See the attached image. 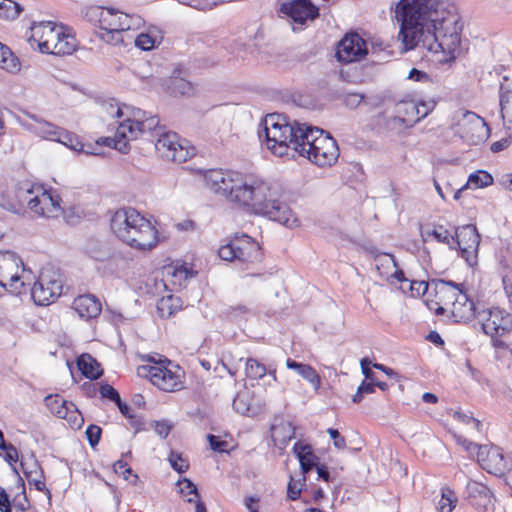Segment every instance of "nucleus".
Returning a JSON list of instances; mask_svg holds the SVG:
<instances>
[{
	"instance_id": "obj_1",
	"label": "nucleus",
	"mask_w": 512,
	"mask_h": 512,
	"mask_svg": "<svg viewBox=\"0 0 512 512\" xmlns=\"http://www.w3.org/2000/svg\"><path fill=\"white\" fill-rule=\"evenodd\" d=\"M395 18L398 39L406 51L422 47L441 54L439 62L454 61L461 53L463 24L453 5L443 0H399Z\"/></svg>"
},
{
	"instance_id": "obj_2",
	"label": "nucleus",
	"mask_w": 512,
	"mask_h": 512,
	"mask_svg": "<svg viewBox=\"0 0 512 512\" xmlns=\"http://www.w3.org/2000/svg\"><path fill=\"white\" fill-rule=\"evenodd\" d=\"M205 181L210 190L248 212L289 228L300 224L287 203L280 200L279 188L255 174L212 169L205 174Z\"/></svg>"
},
{
	"instance_id": "obj_3",
	"label": "nucleus",
	"mask_w": 512,
	"mask_h": 512,
	"mask_svg": "<svg viewBox=\"0 0 512 512\" xmlns=\"http://www.w3.org/2000/svg\"><path fill=\"white\" fill-rule=\"evenodd\" d=\"M259 138L265 140L267 148L276 156L288 155L289 150L306 157L316 145L319 135L324 130L307 123L289 122L288 117L279 114H268L261 123Z\"/></svg>"
},
{
	"instance_id": "obj_4",
	"label": "nucleus",
	"mask_w": 512,
	"mask_h": 512,
	"mask_svg": "<svg viewBox=\"0 0 512 512\" xmlns=\"http://www.w3.org/2000/svg\"><path fill=\"white\" fill-rule=\"evenodd\" d=\"M113 234L137 250H150L158 243V231L132 207L116 210L110 220Z\"/></svg>"
},
{
	"instance_id": "obj_5",
	"label": "nucleus",
	"mask_w": 512,
	"mask_h": 512,
	"mask_svg": "<svg viewBox=\"0 0 512 512\" xmlns=\"http://www.w3.org/2000/svg\"><path fill=\"white\" fill-rule=\"evenodd\" d=\"M19 197L26 200V207L37 216L54 218L62 212L59 196L41 186L29 187L26 184V188L20 189Z\"/></svg>"
},
{
	"instance_id": "obj_6",
	"label": "nucleus",
	"mask_w": 512,
	"mask_h": 512,
	"mask_svg": "<svg viewBox=\"0 0 512 512\" xmlns=\"http://www.w3.org/2000/svg\"><path fill=\"white\" fill-rule=\"evenodd\" d=\"M218 255L225 261L252 264L261 260L259 244L246 234H236L226 244L220 246Z\"/></svg>"
},
{
	"instance_id": "obj_7",
	"label": "nucleus",
	"mask_w": 512,
	"mask_h": 512,
	"mask_svg": "<svg viewBox=\"0 0 512 512\" xmlns=\"http://www.w3.org/2000/svg\"><path fill=\"white\" fill-rule=\"evenodd\" d=\"M453 129L471 145H478L486 141L490 135V129L483 118L472 111L461 109L453 115Z\"/></svg>"
},
{
	"instance_id": "obj_8",
	"label": "nucleus",
	"mask_w": 512,
	"mask_h": 512,
	"mask_svg": "<svg viewBox=\"0 0 512 512\" xmlns=\"http://www.w3.org/2000/svg\"><path fill=\"white\" fill-rule=\"evenodd\" d=\"M140 377L148 378L153 385L165 392H174L183 388V375L179 366H168L154 362L137 368Z\"/></svg>"
},
{
	"instance_id": "obj_9",
	"label": "nucleus",
	"mask_w": 512,
	"mask_h": 512,
	"mask_svg": "<svg viewBox=\"0 0 512 512\" xmlns=\"http://www.w3.org/2000/svg\"><path fill=\"white\" fill-rule=\"evenodd\" d=\"M62 288L60 273L53 268H44L31 288V297L35 304L46 306L61 295Z\"/></svg>"
},
{
	"instance_id": "obj_10",
	"label": "nucleus",
	"mask_w": 512,
	"mask_h": 512,
	"mask_svg": "<svg viewBox=\"0 0 512 512\" xmlns=\"http://www.w3.org/2000/svg\"><path fill=\"white\" fill-rule=\"evenodd\" d=\"M462 444L467 451H476L477 461L488 473L500 476L508 470L509 461L504 456L501 448L496 446L477 445L472 442H467L466 440H464Z\"/></svg>"
},
{
	"instance_id": "obj_11",
	"label": "nucleus",
	"mask_w": 512,
	"mask_h": 512,
	"mask_svg": "<svg viewBox=\"0 0 512 512\" xmlns=\"http://www.w3.org/2000/svg\"><path fill=\"white\" fill-rule=\"evenodd\" d=\"M158 135L155 149L159 155L169 161L183 163L195 154V149L186 145V141L180 140L174 132H156Z\"/></svg>"
},
{
	"instance_id": "obj_12",
	"label": "nucleus",
	"mask_w": 512,
	"mask_h": 512,
	"mask_svg": "<svg viewBox=\"0 0 512 512\" xmlns=\"http://www.w3.org/2000/svg\"><path fill=\"white\" fill-rule=\"evenodd\" d=\"M455 238V249L459 251L469 266L477 264L480 235L475 225L468 224L457 227L453 234Z\"/></svg>"
},
{
	"instance_id": "obj_13",
	"label": "nucleus",
	"mask_w": 512,
	"mask_h": 512,
	"mask_svg": "<svg viewBox=\"0 0 512 512\" xmlns=\"http://www.w3.org/2000/svg\"><path fill=\"white\" fill-rule=\"evenodd\" d=\"M21 258L12 251H0V285L13 293H21L24 281L19 275Z\"/></svg>"
},
{
	"instance_id": "obj_14",
	"label": "nucleus",
	"mask_w": 512,
	"mask_h": 512,
	"mask_svg": "<svg viewBox=\"0 0 512 512\" xmlns=\"http://www.w3.org/2000/svg\"><path fill=\"white\" fill-rule=\"evenodd\" d=\"M367 54L365 40L357 33L346 34L337 45L336 58L341 63L360 61Z\"/></svg>"
},
{
	"instance_id": "obj_15",
	"label": "nucleus",
	"mask_w": 512,
	"mask_h": 512,
	"mask_svg": "<svg viewBox=\"0 0 512 512\" xmlns=\"http://www.w3.org/2000/svg\"><path fill=\"white\" fill-rule=\"evenodd\" d=\"M339 157V148L336 141L328 134L319 135L316 145H312L311 153L305 158L318 166H331Z\"/></svg>"
},
{
	"instance_id": "obj_16",
	"label": "nucleus",
	"mask_w": 512,
	"mask_h": 512,
	"mask_svg": "<svg viewBox=\"0 0 512 512\" xmlns=\"http://www.w3.org/2000/svg\"><path fill=\"white\" fill-rule=\"evenodd\" d=\"M431 286H433V292L435 295L434 304L436 307L429 306L432 310H435L437 315H442L446 311V307L452 306L454 300L459 296L463 290L461 284H457L453 281H446L443 279L431 280ZM433 302V300L431 301Z\"/></svg>"
},
{
	"instance_id": "obj_17",
	"label": "nucleus",
	"mask_w": 512,
	"mask_h": 512,
	"mask_svg": "<svg viewBox=\"0 0 512 512\" xmlns=\"http://www.w3.org/2000/svg\"><path fill=\"white\" fill-rule=\"evenodd\" d=\"M482 330L492 338L495 347H501L504 343L496 338L512 330V316L501 309H492L482 323Z\"/></svg>"
},
{
	"instance_id": "obj_18",
	"label": "nucleus",
	"mask_w": 512,
	"mask_h": 512,
	"mask_svg": "<svg viewBox=\"0 0 512 512\" xmlns=\"http://www.w3.org/2000/svg\"><path fill=\"white\" fill-rule=\"evenodd\" d=\"M280 11L290 17L294 23L301 25L319 16V10L311 0H288L281 4Z\"/></svg>"
},
{
	"instance_id": "obj_19",
	"label": "nucleus",
	"mask_w": 512,
	"mask_h": 512,
	"mask_svg": "<svg viewBox=\"0 0 512 512\" xmlns=\"http://www.w3.org/2000/svg\"><path fill=\"white\" fill-rule=\"evenodd\" d=\"M47 45H49V49L47 52H43L44 54L64 56L71 55L76 51L78 42L71 29L62 25L61 31L54 33Z\"/></svg>"
},
{
	"instance_id": "obj_20",
	"label": "nucleus",
	"mask_w": 512,
	"mask_h": 512,
	"mask_svg": "<svg viewBox=\"0 0 512 512\" xmlns=\"http://www.w3.org/2000/svg\"><path fill=\"white\" fill-rule=\"evenodd\" d=\"M61 26L62 24H57L52 21L33 22L30 27V41L37 44L40 52H47L49 49L47 43H49L54 33L61 31Z\"/></svg>"
},
{
	"instance_id": "obj_21",
	"label": "nucleus",
	"mask_w": 512,
	"mask_h": 512,
	"mask_svg": "<svg viewBox=\"0 0 512 512\" xmlns=\"http://www.w3.org/2000/svg\"><path fill=\"white\" fill-rule=\"evenodd\" d=\"M72 308L80 318L85 320L98 317L102 311L101 302L91 294L76 297L73 301Z\"/></svg>"
},
{
	"instance_id": "obj_22",
	"label": "nucleus",
	"mask_w": 512,
	"mask_h": 512,
	"mask_svg": "<svg viewBox=\"0 0 512 512\" xmlns=\"http://www.w3.org/2000/svg\"><path fill=\"white\" fill-rule=\"evenodd\" d=\"M19 122L24 129L31 131L42 138L47 139L48 136L54 135L51 134V132L52 130L54 131L55 125L35 113L24 112V115L19 119Z\"/></svg>"
},
{
	"instance_id": "obj_23",
	"label": "nucleus",
	"mask_w": 512,
	"mask_h": 512,
	"mask_svg": "<svg viewBox=\"0 0 512 512\" xmlns=\"http://www.w3.org/2000/svg\"><path fill=\"white\" fill-rule=\"evenodd\" d=\"M395 116L393 121L404 125L405 127H412L415 123L419 122V105L413 100L400 101L395 105Z\"/></svg>"
},
{
	"instance_id": "obj_24",
	"label": "nucleus",
	"mask_w": 512,
	"mask_h": 512,
	"mask_svg": "<svg viewBox=\"0 0 512 512\" xmlns=\"http://www.w3.org/2000/svg\"><path fill=\"white\" fill-rule=\"evenodd\" d=\"M450 312L456 322H467L474 317V302L469 299L464 290L454 300L450 307Z\"/></svg>"
},
{
	"instance_id": "obj_25",
	"label": "nucleus",
	"mask_w": 512,
	"mask_h": 512,
	"mask_svg": "<svg viewBox=\"0 0 512 512\" xmlns=\"http://www.w3.org/2000/svg\"><path fill=\"white\" fill-rule=\"evenodd\" d=\"M21 468L30 484H33L38 491L45 492L48 497L51 496L50 490L47 489L42 480L43 471L41 466L34 457L26 461H21Z\"/></svg>"
},
{
	"instance_id": "obj_26",
	"label": "nucleus",
	"mask_w": 512,
	"mask_h": 512,
	"mask_svg": "<svg viewBox=\"0 0 512 512\" xmlns=\"http://www.w3.org/2000/svg\"><path fill=\"white\" fill-rule=\"evenodd\" d=\"M293 452L300 463L301 473L306 477V474L319 465V458L313 452V449L308 444L296 442L293 446Z\"/></svg>"
},
{
	"instance_id": "obj_27",
	"label": "nucleus",
	"mask_w": 512,
	"mask_h": 512,
	"mask_svg": "<svg viewBox=\"0 0 512 512\" xmlns=\"http://www.w3.org/2000/svg\"><path fill=\"white\" fill-rule=\"evenodd\" d=\"M466 494L470 503L475 506L486 507L492 498L490 489L477 481L467 483Z\"/></svg>"
},
{
	"instance_id": "obj_28",
	"label": "nucleus",
	"mask_w": 512,
	"mask_h": 512,
	"mask_svg": "<svg viewBox=\"0 0 512 512\" xmlns=\"http://www.w3.org/2000/svg\"><path fill=\"white\" fill-rule=\"evenodd\" d=\"M45 404L52 414L61 419L70 420L69 415L77 412V408L72 402H68L58 395L47 396L45 398Z\"/></svg>"
},
{
	"instance_id": "obj_29",
	"label": "nucleus",
	"mask_w": 512,
	"mask_h": 512,
	"mask_svg": "<svg viewBox=\"0 0 512 512\" xmlns=\"http://www.w3.org/2000/svg\"><path fill=\"white\" fill-rule=\"evenodd\" d=\"M95 11L98 12L100 30H110L114 31V33L122 31V12L112 8H97Z\"/></svg>"
},
{
	"instance_id": "obj_30",
	"label": "nucleus",
	"mask_w": 512,
	"mask_h": 512,
	"mask_svg": "<svg viewBox=\"0 0 512 512\" xmlns=\"http://www.w3.org/2000/svg\"><path fill=\"white\" fill-rule=\"evenodd\" d=\"M421 238L423 242H428L430 238H433L439 243L446 244L451 250H455L454 235L442 225L426 227L421 231Z\"/></svg>"
},
{
	"instance_id": "obj_31",
	"label": "nucleus",
	"mask_w": 512,
	"mask_h": 512,
	"mask_svg": "<svg viewBox=\"0 0 512 512\" xmlns=\"http://www.w3.org/2000/svg\"><path fill=\"white\" fill-rule=\"evenodd\" d=\"M286 366L289 369L295 370L300 376L307 380L317 391L321 386V378L317 371L310 365L296 362L288 358L286 360Z\"/></svg>"
},
{
	"instance_id": "obj_32",
	"label": "nucleus",
	"mask_w": 512,
	"mask_h": 512,
	"mask_svg": "<svg viewBox=\"0 0 512 512\" xmlns=\"http://www.w3.org/2000/svg\"><path fill=\"white\" fill-rule=\"evenodd\" d=\"M21 188H26V185L18 187L13 192L3 193L0 196V206L16 214L22 213L26 207V200L19 197Z\"/></svg>"
},
{
	"instance_id": "obj_33",
	"label": "nucleus",
	"mask_w": 512,
	"mask_h": 512,
	"mask_svg": "<svg viewBox=\"0 0 512 512\" xmlns=\"http://www.w3.org/2000/svg\"><path fill=\"white\" fill-rule=\"evenodd\" d=\"M77 366L86 378L92 380L99 378L103 373L100 364L89 354L81 355L77 360Z\"/></svg>"
},
{
	"instance_id": "obj_34",
	"label": "nucleus",
	"mask_w": 512,
	"mask_h": 512,
	"mask_svg": "<svg viewBox=\"0 0 512 512\" xmlns=\"http://www.w3.org/2000/svg\"><path fill=\"white\" fill-rule=\"evenodd\" d=\"M182 307V301L179 297L169 295L162 297L157 302V312L161 318H169L178 312Z\"/></svg>"
},
{
	"instance_id": "obj_35",
	"label": "nucleus",
	"mask_w": 512,
	"mask_h": 512,
	"mask_svg": "<svg viewBox=\"0 0 512 512\" xmlns=\"http://www.w3.org/2000/svg\"><path fill=\"white\" fill-rule=\"evenodd\" d=\"M51 134L54 135L48 136V140L60 142L75 151H83L84 145L78 141L77 137L73 133L55 125V129L54 131L52 130Z\"/></svg>"
},
{
	"instance_id": "obj_36",
	"label": "nucleus",
	"mask_w": 512,
	"mask_h": 512,
	"mask_svg": "<svg viewBox=\"0 0 512 512\" xmlns=\"http://www.w3.org/2000/svg\"><path fill=\"white\" fill-rule=\"evenodd\" d=\"M141 126L138 123L132 121L130 116L119 123L116 130V137H120L126 140L137 139L141 135Z\"/></svg>"
},
{
	"instance_id": "obj_37",
	"label": "nucleus",
	"mask_w": 512,
	"mask_h": 512,
	"mask_svg": "<svg viewBox=\"0 0 512 512\" xmlns=\"http://www.w3.org/2000/svg\"><path fill=\"white\" fill-rule=\"evenodd\" d=\"M458 498L455 492L449 487L441 489V498L438 501L437 509L439 512H452L457 504Z\"/></svg>"
},
{
	"instance_id": "obj_38",
	"label": "nucleus",
	"mask_w": 512,
	"mask_h": 512,
	"mask_svg": "<svg viewBox=\"0 0 512 512\" xmlns=\"http://www.w3.org/2000/svg\"><path fill=\"white\" fill-rule=\"evenodd\" d=\"M0 66L10 72H16L20 69V64L6 45L0 42Z\"/></svg>"
},
{
	"instance_id": "obj_39",
	"label": "nucleus",
	"mask_w": 512,
	"mask_h": 512,
	"mask_svg": "<svg viewBox=\"0 0 512 512\" xmlns=\"http://www.w3.org/2000/svg\"><path fill=\"white\" fill-rule=\"evenodd\" d=\"M492 183L493 177L489 173L485 171H478L469 175L463 188H483L491 185Z\"/></svg>"
},
{
	"instance_id": "obj_40",
	"label": "nucleus",
	"mask_w": 512,
	"mask_h": 512,
	"mask_svg": "<svg viewBox=\"0 0 512 512\" xmlns=\"http://www.w3.org/2000/svg\"><path fill=\"white\" fill-rule=\"evenodd\" d=\"M245 374L250 379L258 380L267 374V367L255 358H247Z\"/></svg>"
},
{
	"instance_id": "obj_41",
	"label": "nucleus",
	"mask_w": 512,
	"mask_h": 512,
	"mask_svg": "<svg viewBox=\"0 0 512 512\" xmlns=\"http://www.w3.org/2000/svg\"><path fill=\"white\" fill-rule=\"evenodd\" d=\"M374 260L376 262V269L381 275L388 276L389 269L396 268L397 262L393 255L387 253H375Z\"/></svg>"
},
{
	"instance_id": "obj_42",
	"label": "nucleus",
	"mask_w": 512,
	"mask_h": 512,
	"mask_svg": "<svg viewBox=\"0 0 512 512\" xmlns=\"http://www.w3.org/2000/svg\"><path fill=\"white\" fill-rule=\"evenodd\" d=\"M0 4V17L5 19H15L22 11L21 6L11 0H4Z\"/></svg>"
},
{
	"instance_id": "obj_43",
	"label": "nucleus",
	"mask_w": 512,
	"mask_h": 512,
	"mask_svg": "<svg viewBox=\"0 0 512 512\" xmlns=\"http://www.w3.org/2000/svg\"><path fill=\"white\" fill-rule=\"evenodd\" d=\"M122 21V31L126 30H136L143 26L144 20L139 15L134 14H121Z\"/></svg>"
},
{
	"instance_id": "obj_44",
	"label": "nucleus",
	"mask_w": 512,
	"mask_h": 512,
	"mask_svg": "<svg viewBox=\"0 0 512 512\" xmlns=\"http://www.w3.org/2000/svg\"><path fill=\"white\" fill-rule=\"evenodd\" d=\"M306 477L302 475V478L295 480L293 477L290 478L287 487V497L290 500H297L300 497L302 488L305 486Z\"/></svg>"
},
{
	"instance_id": "obj_45",
	"label": "nucleus",
	"mask_w": 512,
	"mask_h": 512,
	"mask_svg": "<svg viewBox=\"0 0 512 512\" xmlns=\"http://www.w3.org/2000/svg\"><path fill=\"white\" fill-rule=\"evenodd\" d=\"M115 473L118 475H122L125 480H129L131 483L135 484L138 480V476L136 474H133L132 469L129 467V465L123 461L118 460L113 465Z\"/></svg>"
},
{
	"instance_id": "obj_46",
	"label": "nucleus",
	"mask_w": 512,
	"mask_h": 512,
	"mask_svg": "<svg viewBox=\"0 0 512 512\" xmlns=\"http://www.w3.org/2000/svg\"><path fill=\"white\" fill-rule=\"evenodd\" d=\"M505 105H512V81L508 77H503L500 84V107Z\"/></svg>"
},
{
	"instance_id": "obj_47",
	"label": "nucleus",
	"mask_w": 512,
	"mask_h": 512,
	"mask_svg": "<svg viewBox=\"0 0 512 512\" xmlns=\"http://www.w3.org/2000/svg\"><path fill=\"white\" fill-rule=\"evenodd\" d=\"M168 460L171 467L178 473H185L189 468L188 461L178 452L171 451Z\"/></svg>"
},
{
	"instance_id": "obj_48",
	"label": "nucleus",
	"mask_w": 512,
	"mask_h": 512,
	"mask_svg": "<svg viewBox=\"0 0 512 512\" xmlns=\"http://www.w3.org/2000/svg\"><path fill=\"white\" fill-rule=\"evenodd\" d=\"M158 39L150 33H141L135 39V45L144 51L151 50L155 47Z\"/></svg>"
},
{
	"instance_id": "obj_49",
	"label": "nucleus",
	"mask_w": 512,
	"mask_h": 512,
	"mask_svg": "<svg viewBox=\"0 0 512 512\" xmlns=\"http://www.w3.org/2000/svg\"><path fill=\"white\" fill-rule=\"evenodd\" d=\"M433 290V286H431V281H410V290L413 296H424L429 293L430 290Z\"/></svg>"
},
{
	"instance_id": "obj_50",
	"label": "nucleus",
	"mask_w": 512,
	"mask_h": 512,
	"mask_svg": "<svg viewBox=\"0 0 512 512\" xmlns=\"http://www.w3.org/2000/svg\"><path fill=\"white\" fill-rule=\"evenodd\" d=\"M102 110L112 118H122L125 115V108L120 107L117 103L111 101L104 102L101 105Z\"/></svg>"
},
{
	"instance_id": "obj_51",
	"label": "nucleus",
	"mask_w": 512,
	"mask_h": 512,
	"mask_svg": "<svg viewBox=\"0 0 512 512\" xmlns=\"http://www.w3.org/2000/svg\"><path fill=\"white\" fill-rule=\"evenodd\" d=\"M177 485L180 486V493L183 496L193 494L195 498H199L197 487L191 480L183 478L177 482Z\"/></svg>"
},
{
	"instance_id": "obj_52",
	"label": "nucleus",
	"mask_w": 512,
	"mask_h": 512,
	"mask_svg": "<svg viewBox=\"0 0 512 512\" xmlns=\"http://www.w3.org/2000/svg\"><path fill=\"white\" fill-rule=\"evenodd\" d=\"M453 417L464 424H472L477 432H481L482 423L478 419L460 411H455Z\"/></svg>"
},
{
	"instance_id": "obj_53",
	"label": "nucleus",
	"mask_w": 512,
	"mask_h": 512,
	"mask_svg": "<svg viewBox=\"0 0 512 512\" xmlns=\"http://www.w3.org/2000/svg\"><path fill=\"white\" fill-rule=\"evenodd\" d=\"M139 121V126H141V135L145 133H152L156 131L159 126V119L156 116H147L144 121Z\"/></svg>"
},
{
	"instance_id": "obj_54",
	"label": "nucleus",
	"mask_w": 512,
	"mask_h": 512,
	"mask_svg": "<svg viewBox=\"0 0 512 512\" xmlns=\"http://www.w3.org/2000/svg\"><path fill=\"white\" fill-rule=\"evenodd\" d=\"M85 433L89 444L92 447H95L100 441L102 430L99 426L91 424L87 427Z\"/></svg>"
},
{
	"instance_id": "obj_55",
	"label": "nucleus",
	"mask_w": 512,
	"mask_h": 512,
	"mask_svg": "<svg viewBox=\"0 0 512 512\" xmlns=\"http://www.w3.org/2000/svg\"><path fill=\"white\" fill-rule=\"evenodd\" d=\"M207 440L210 444V447L213 451L216 452H226L228 443L227 441L221 440L218 436L213 434L207 435Z\"/></svg>"
},
{
	"instance_id": "obj_56",
	"label": "nucleus",
	"mask_w": 512,
	"mask_h": 512,
	"mask_svg": "<svg viewBox=\"0 0 512 512\" xmlns=\"http://www.w3.org/2000/svg\"><path fill=\"white\" fill-rule=\"evenodd\" d=\"M250 308L245 304H237L228 306L225 309V314L230 317H238L241 315L248 314L250 312Z\"/></svg>"
},
{
	"instance_id": "obj_57",
	"label": "nucleus",
	"mask_w": 512,
	"mask_h": 512,
	"mask_svg": "<svg viewBox=\"0 0 512 512\" xmlns=\"http://www.w3.org/2000/svg\"><path fill=\"white\" fill-rule=\"evenodd\" d=\"M99 392L103 398H108L113 402L119 401L120 395L118 391L109 384H102L100 386Z\"/></svg>"
},
{
	"instance_id": "obj_58",
	"label": "nucleus",
	"mask_w": 512,
	"mask_h": 512,
	"mask_svg": "<svg viewBox=\"0 0 512 512\" xmlns=\"http://www.w3.org/2000/svg\"><path fill=\"white\" fill-rule=\"evenodd\" d=\"M124 108H125L124 116H130L132 121H134L135 123H139L138 120H140L141 122L144 121V119L148 116V113L141 109L131 108L126 105H124Z\"/></svg>"
},
{
	"instance_id": "obj_59",
	"label": "nucleus",
	"mask_w": 512,
	"mask_h": 512,
	"mask_svg": "<svg viewBox=\"0 0 512 512\" xmlns=\"http://www.w3.org/2000/svg\"><path fill=\"white\" fill-rule=\"evenodd\" d=\"M109 140V147H113L119 152L126 154L130 150L129 141L120 137H116V139H108Z\"/></svg>"
},
{
	"instance_id": "obj_60",
	"label": "nucleus",
	"mask_w": 512,
	"mask_h": 512,
	"mask_svg": "<svg viewBox=\"0 0 512 512\" xmlns=\"http://www.w3.org/2000/svg\"><path fill=\"white\" fill-rule=\"evenodd\" d=\"M1 450H4L6 452L5 454V460L12 464L16 463L19 460V453L15 446H13L10 443H7L5 446H0Z\"/></svg>"
},
{
	"instance_id": "obj_61",
	"label": "nucleus",
	"mask_w": 512,
	"mask_h": 512,
	"mask_svg": "<svg viewBox=\"0 0 512 512\" xmlns=\"http://www.w3.org/2000/svg\"><path fill=\"white\" fill-rule=\"evenodd\" d=\"M233 407L237 412L243 415L247 414L250 410L245 400V396L241 394H237V396L234 398Z\"/></svg>"
},
{
	"instance_id": "obj_62",
	"label": "nucleus",
	"mask_w": 512,
	"mask_h": 512,
	"mask_svg": "<svg viewBox=\"0 0 512 512\" xmlns=\"http://www.w3.org/2000/svg\"><path fill=\"white\" fill-rule=\"evenodd\" d=\"M172 429V425L168 421H156L154 424L155 432L161 437L166 438Z\"/></svg>"
},
{
	"instance_id": "obj_63",
	"label": "nucleus",
	"mask_w": 512,
	"mask_h": 512,
	"mask_svg": "<svg viewBox=\"0 0 512 512\" xmlns=\"http://www.w3.org/2000/svg\"><path fill=\"white\" fill-rule=\"evenodd\" d=\"M172 84L174 92L178 91L182 95L188 94L191 90L190 83L181 78H175Z\"/></svg>"
},
{
	"instance_id": "obj_64",
	"label": "nucleus",
	"mask_w": 512,
	"mask_h": 512,
	"mask_svg": "<svg viewBox=\"0 0 512 512\" xmlns=\"http://www.w3.org/2000/svg\"><path fill=\"white\" fill-rule=\"evenodd\" d=\"M328 434L334 441V446L337 449H344L346 447V441L345 438L342 437L337 429L329 428L327 430Z\"/></svg>"
}]
</instances>
